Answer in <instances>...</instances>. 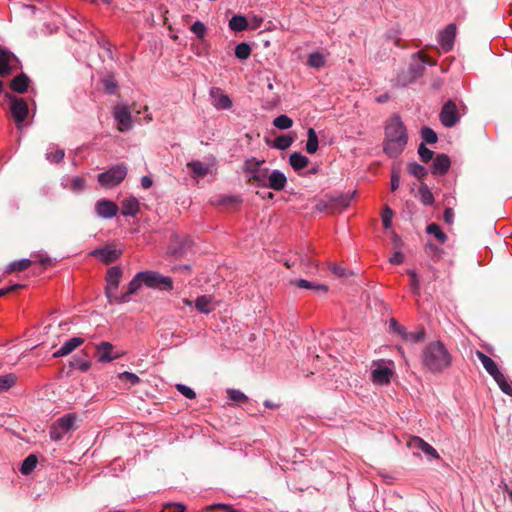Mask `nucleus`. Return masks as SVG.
Listing matches in <instances>:
<instances>
[{"instance_id": "nucleus-42", "label": "nucleus", "mask_w": 512, "mask_h": 512, "mask_svg": "<svg viewBox=\"0 0 512 512\" xmlns=\"http://www.w3.org/2000/svg\"><path fill=\"white\" fill-rule=\"evenodd\" d=\"M425 330L421 328L417 332H407L404 334L403 339L410 343H419L425 340Z\"/></svg>"}, {"instance_id": "nucleus-32", "label": "nucleus", "mask_w": 512, "mask_h": 512, "mask_svg": "<svg viewBox=\"0 0 512 512\" xmlns=\"http://www.w3.org/2000/svg\"><path fill=\"white\" fill-rule=\"evenodd\" d=\"M291 283L298 286L299 288H302V289H312L315 291H320L324 294L328 292V286L325 284H314V283H312L308 280H304V279L292 281Z\"/></svg>"}, {"instance_id": "nucleus-8", "label": "nucleus", "mask_w": 512, "mask_h": 512, "mask_svg": "<svg viewBox=\"0 0 512 512\" xmlns=\"http://www.w3.org/2000/svg\"><path fill=\"white\" fill-rule=\"evenodd\" d=\"M439 118L441 123L448 128L455 126L459 122L460 116L458 109L452 100H448L444 103Z\"/></svg>"}, {"instance_id": "nucleus-53", "label": "nucleus", "mask_w": 512, "mask_h": 512, "mask_svg": "<svg viewBox=\"0 0 512 512\" xmlns=\"http://www.w3.org/2000/svg\"><path fill=\"white\" fill-rule=\"evenodd\" d=\"M227 394L231 400L237 403L246 402L248 400L247 396L240 390L228 389Z\"/></svg>"}, {"instance_id": "nucleus-5", "label": "nucleus", "mask_w": 512, "mask_h": 512, "mask_svg": "<svg viewBox=\"0 0 512 512\" xmlns=\"http://www.w3.org/2000/svg\"><path fill=\"white\" fill-rule=\"evenodd\" d=\"M121 277L122 270L120 267L113 266L108 269L106 275L107 286L105 288V295L108 298V302L110 304H116V299L118 298L116 290L120 284Z\"/></svg>"}, {"instance_id": "nucleus-62", "label": "nucleus", "mask_w": 512, "mask_h": 512, "mask_svg": "<svg viewBox=\"0 0 512 512\" xmlns=\"http://www.w3.org/2000/svg\"><path fill=\"white\" fill-rule=\"evenodd\" d=\"M400 185V172L396 168L391 171V190L396 191Z\"/></svg>"}, {"instance_id": "nucleus-56", "label": "nucleus", "mask_w": 512, "mask_h": 512, "mask_svg": "<svg viewBox=\"0 0 512 512\" xmlns=\"http://www.w3.org/2000/svg\"><path fill=\"white\" fill-rule=\"evenodd\" d=\"M119 379H121L124 382H128L131 385H136L140 382V378L131 372H123L118 375Z\"/></svg>"}, {"instance_id": "nucleus-31", "label": "nucleus", "mask_w": 512, "mask_h": 512, "mask_svg": "<svg viewBox=\"0 0 512 512\" xmlns=\"http://www.w3.org/2000/svg\"><path fill=\"white\" fill-rule=\"evenodd\" d=\"M418 195L421 203L430 206L434 203V196L426 183L421 182L418 188Z\"/></svg>"}, {"instance_id": "nucleus-35", "label": "nucleus", "mask_w": 512, "mask_h": 512, "mask_svg": "<svg viewBox=\"0 0 512 512\" xmlns=\"http://www.w3.org/2000/svg\"><path fill=\"white\" fill-rule=\"evenodd\" d=\"M407 170H408V173L411 174L412 176H414L415 178L421 180L423 179L426 175H427V169L416 163V162H410L407 164Z\"/></svg>"}, {"instance_id": "nucleus-30", "label": "nucleus", "mask_w": 512, "mask_h": 512, "mask_svg": "<svg viewBox=\"0 0 512 512\" xmlns=\"http://www.w3.org/2000/svg\"><path fill=\"white\" fill-rule=\"evenodd\" d=\"M139 211V202L136 198L130 197L122 202V214L125 216H134Z\"/></svg>"}, {"instance_id": "nucleus-39", "label": "nucleus", "mask_w": 512, "mask_h": 512, "mask_svg": "<svg viewBox=\"0 0 512 512\" xmlns=\"http://www.w3.org/2000/svg\"><path fill=\"white\" fill-rule=\"evenodd\" d=\"M264 163V160H258L254 157L247 159L244 162V171L250 173L253 175L254 173L258 172L260 169H262L260 166Z\"/></svg>"}, {"instance_id": "nucleus-15", "label": "nucleus", "mask_w": 512, "mask_h": 512, "mask_svg": "<svg viewBox=\"0 0 512 512\" xmlns=\"http://www.w3.org/2000/svg\"><path fill=\"white\" fill-rule=\"evenodd\" d=\"M143 284L140 272L137 273L134 278L130 281L128 284L127 290L122 293L121 295H118V298L116 299V304L126 303L129 301V297L137 292V290L141 287Z\"/></svg>"}, {"instance_id": "nucleus-24", "label": "nucleus", "mask_w": 512, "mask_h": 512, "mask_svg": "<svg viewBox=\"0 0 512 512\" xmlns=\"http://www.w3.org/2000/svg\"><path fill=\"white\" fill-rule=\"evenodd\" d=\"M352 196L350 195H340L335 198H330L327 204L324 205V208L335 210H343L350 205Z\"/></svg>"}, {"instance_id": "nucleus-20", "label": "nucleus", "mask_w": 512, "mask_h": 512, "mask_svg": "<svg viewBox=\"0 0 512 512\" xmlns=\"http://www.w3.org/2000/svg\"><path fill=\"white\" fill-rule=\"evenodd\" d=\"M287 178L284 173L274 170L268 175L267 187L276 191H281L285 188Z\"/></svg>"}, {"instance_id": "nucleus-46", "label": "nucleus", "mask_w": 512, "mask_h": 512, "mask_svg": "<svg viewBox=\"0 0 512 512\" xmlns=\"http://www.w3.org/2000/svg\"><path fill=\"white\" fill-rule=\"evenodd\" d=\"M70 366L75 369H79L82 372H87L91 367V363L87 360L82 359L79 356H74L70 361Z\"/></svg>"}, {"instance_id": "nucleus-16", "label": "nucleus", "mask_w": 512, "mask_h": 512, "mask_svg": "<svg viewBox=\"0 0 512 512\" xmlns=\"http://www.w3.org/2000/svg\"><path fill=\"white\" fill-rule=\"evenodd\" d=\"M210 95L214 99L213 105L219 110L229 109L232 106V101L229 96L222 92L220 88H212Z\"/></svg>"}, {"instance_id": "nucleus-12", "label": "nucleus", "mask_w": 512, "mask_h": 512, "mask_svg": "<svg viewBox=\"0 0 512 512\" xmlns=\"http://www.w3.org/2000/svg\"><path fill=\"white\" fill-rule=\"evenodd\" d=\"M456 37V25L449 24L440 33L439 42L444 52H449L454 46V40Z\"/></svg>"}, {"instance_id": "nucleus-11", "label": "nucleus", "mask_w": 512, "mask_h": 512, "mask_svg": "<svg viewBox=\"0 0 512 512\" xmlns=\"http://www.w3.org/2000/svg\"><path fill=\"white\" fill-rule=\"evenodd\" d=\"M122 254L121 250H117L113 246H105L91 252V255L100 259L105 264L116 261Z\"/></svg>"}, {"instance_id": "nucleus-64", "label": "nucleus", "mask_w": 512, "mask_h": 512, "mask_svg": "<svg viewBox=\"0 0 512 512\" xmlns=\"http://www.w3.org/2000/svg\"><path fill=\"white\" fill-rule=\"evenodd\" d=\"M186 512V507L182 503H169L165 505L164 512Z\"/></svg>"}, {"instance_id": "nucleus-52", "label": "nucleus", "mask_w": 512, "mask_h": 512, "mask_svg": "<svg viewBox=\"0 0 512 512\" xmlns=\"http://www.w3.org/2000/svg\"><path fill=\"white\" fill-rule=\"evenodd\" d=\"M329 269H330V271H331L334 275H336V276H338V277H340V278H347V277H349V276L353 275V272H352V271H348V270H346L345 268H343V267H341V266H338V265H336V264H332V263H330V264H329Z\"/></svg>"}, {"instance_id": "nucleus-59", "label": "nucleus", "mask_w": 512, "mask_h": 512, "mask_svg": "<svg viewBox=\"0 0 512 512\" xmlns=\"http://www.w3.org/2000/svg\"><path fill=\"white\" fill-rule=\"evenodd\" d=\"M70 188L73 192L83 191L85 189V180L82 177H74Z\"/></svg>"}, {"instance_id": "nucleus-7", "label": "nucleus", "mask_w": 512, "mask_h": 512, "mask_svg": "<svg viewBox=\"0 0 512 512\" xmlns=\"http://www.w3.org/2000/svg\"><path fill=\"white\" fill-rule=\"evenodd\" d=\"M6 97L10 100V111L13 119L17 126L25 121L28 115V104L24 98L16 97L11 94H6Z\"/></svg>"}, {"instance_id": "nucleus-38", "label": "nucleus", "mask_w": 512, "mask_h": 512, "mask_svg": "<svg viewBox=\"0 0 512 512\" xmlns=\"http://www.w3.org/2000/svg\"><path fill=\"white\" fill-rule=\"evenodd\" d=\"M493 379L496 381L502 392L509 396H512V382L508 381L506 377L502 374V372H500Z\"/></svg>"}, {"instance_id": "nucleus-34", "label": "nucleus", "mask_w": 512, "mask_h": 512, "mask_svg": "<svg viewBox=\"0 0 512 512\" xmlns=\"http://www.w3.org/2000/svg\"><path fill=\"white\" fill-rule=\"evenodd\" d=\"M248 27L247 19L242 15H235L229 21V28L236 32L246 30Z\"/></svg>"}, {"instance_id": "nucleus-41", "label": "nucleus", "mask_w": 512, "mask_h": 512, "mask_svg": "<svg viewBox=\"0 0 512 512\" xmlns=\"http://www.w3.org/2000/svg\"><path fill=\"white\" fill-rule=\"evenodd\" d=\"M273 125L278 129H289L293 126V120L285 114L277 116L273 120Z\"/></svg>"}, {"instance_id": "nucleus-57", "label": "nucleus", "mask_w": 512, "mask_h": 512, "mask_svg": "<svg viewBox=\"0 0 512 512\" xmlns=\"http://www.w3.org/2000/svg\"><path fill=\"white\" fill-rule=\"evenodd\" d=\"M190 29L194 34L197 35L198 38H200V39L204 38L205 33H206V27L202 22H200V21L194 22Z\"/></svg>"}, {"instance_id": "nucleus-63", "label": "nucleus", "mask_w": 512, "mask_h": 512, "mask_svg": "<svg viewBox=\"0 0 512 512\" xmlns=\"http://www.w3.org/2000/svg\"><path fill=\"white\" fill-rule=\"evenodd\" d=\"M176 388L182 395L189 399H194L196 397V393L194 392V390H192L190 387L186 385L177 384Z\"/></svg>"}, {"instance_id": "nucleus-48", "label": "nucleus", "mask_w": 512, "mask_h": 512, "mask_svg": "<svg viewBox=\"0 0 512 512\" xmlns=\"http://www.w3.org/2000/svg\"><path fill=\"white\" fill-rule=\"evenodd\" d=\"M210 304L211 300L207 296H200L196 299L195 302L197 310L202 313H209L211 311Z\"/></svg>"}, {"instance_id": "nucleus-22", "label": "nucleus", "mask_w": 512, "mask_h": 512, "mask_svg": "<svg viewBox=\"0 0 512 512\" xmlns=\"http://www.w3.org/2000/svg\"><path fill=\"white\" fill-rule=\"evenodd\" d=\"M476 356L479 359V361L482 363L483 367L487 371V373L494 378L497 376L501 371L498 369L497 364L494 362L492 358L487 356L485 353L481 351H476Z\"/></svg>"}, {"instance_id": "nucleus-40", "label": "nucleus", "mask_w": 512, "mask_h": 512, "mask_svg": "<svg viewBox=\"0 0 512 512\" xmlns=\"http://www.w3.org/2000/svg\"><path fill=\"white\" fill-rule=\"evenodd\" d=\"M428 234H432L440 242L444 243L447 240L446 234L441 230L440 226L436 223L429 224L426 228Z\"/></svg>"}, {"instance_id": "nucleus-19", "label": "nucleus", "mask_w": 512, "mask_h": 512, "mask_svg": "<svg viewBox=\"0 0 512 512\" xmlns=\"http://www.w3.org/2000/svg\"><path fill=\"white\" fill-rule=\"evenodd\" d=\"M450 158L446 154H438L432 162V173L434 175H444L450 168Z\"/></svg>"}, {"instance_id": "nucleus-55", "label": "nucleus", "mask_w": 512, "mask_h": 512, "mask_svg": "<svg viewBox=\"0 0 512 512\" xmlns=\"http://www.w3.org/2000/svg\"><path fill=\"white\" fill-rule=\"evenodd\" d=\"M393 211L389 206H385L382 213L383 226L388 229L392 225Z\"/></svg>"}, {"instance_id": "nucleus-21", "label": "nucleus", "mask_w": 512, "mask_h": 512, "mask_svg": "<svg viewBox=\"0 0 512 512\" xmlns=\"http://www.w3.org/2000/svg\"><path fill=\"white\" fill-rule=\"evenodd\" d=\"M84 340L80 337H73L66 341L61 348L53 354L54 358L66 356L82 345Z\"/></svg>"}, {"instance_id": "nucleus-25", "label": "nucleus", "mask_w": 512, "mask_h": 512, "mask_svg": "<svg viewBox=\"0 0 512 512\" xmlns=\"http://www.w3.org/2000/svg\"><path fill=\"white\" fill-rule=\"evenodd\" d=\"M29 83L30 78L25 73H21L11 80L10 88L14 92L22 94L27 91Z\"/></svg>"}, {"instance_id": "nucleus-61", "label": "nucleus", "mask_w": 512, "mask_h": 512, "mask_svg": "<svg viewBox=\"0 0 512 512\" xmlns=\"http://www.w3.org/2000/svg\"><path fill=\"white\" fill-rule=\"evenodd\" d=\"M64 156H65V153H64V150H62V149H57L54 153L46 154L47 160H49L50 162H53V163L61 162L63 160Z\"/></svg>"}, {"instance_id": "nucleus-29", "label": "nucleus", "mask_w": 512, "mask_h": 512, "mask_svg": "<svg viewBox=\"0 0 512 512\" xmlns=\"http://www.w3.org/2000/svg\"><path fill=\"white\" fill-rule=\"evenodd\" d=\"M289 163L295 171H298L309 164V159L299 152H294L289 157Z\"/></svg>"}, {"instance_id": "nucleus-58", "label": "nucleus", "mask_w": 512, "mask_h": 512, "mask_svg": "<svg viewBox=\"0 0 512 512\" xmlns=\"http://www.w3.org/2000/svg\"><path fill=\"white\" fill-rule=\"evenodd\" d=\"M389 329L391 331H393L394 333H397L398 335H400L402 338H403L404 334L406 333L405 327L402 326L401 324H399L394 318L390 319V321H389Z\"/></svg>"}, {"instance_id": "nucleus-37", "label": "nucleus", "mask_w": 512, "mask_h": 512, "mask_svg": "<svg viewBox=\"0 0 512 512\" xmlns=\"http://www.w3.org/2000/svg\"><path fill=\"white\" fill-rule=\"evenodd\" d=\"M187 166L195 177H204L209 171L208 166L200 161L189 162Z\"/></svg>"}, {"instance_id": "nucleus-54", "label": "nucleus", "mask_w": 512, "mask_h": 512, "mask_svg": "<svg viewBox=\"0 0 512 512\" xmlns=\"http://www.w3.org/2000/svg\"><path fill=\"white\" fill-rule=\"evenodd\" d=\"M66 433L67 432L65 430H62L60 427H57L56 423L52 424L49 431L50 438L54 441L61 440Z\"/></svg>"}, {"instance_id": "nucleus-51", "label": "nucleus", "mask_w": 512, "mask_h": 512, "mask_svg": "<svg viewBox=\"0 0 512 512\" xmlns=\"http://www.w3.org/2000/svg\"><path fill=\"white\" fill-rule=\"evenodd\" d=\"M418 154H419L420 159L424 163H427V162L433 160L434 152L432 150H430L429 148H427L424 143H421L419 145Z\"/></svg>"}, {"instance_id": "nucleus-3", "label": "nucleus", "mask_w": 512, "mask_h": 512, "mask_svg": "<svg viewBox=\"0 0 512 512\" xmlns=\"http://www.w3.org/2000/svg\"><path fill=\"white\" fill-rule=\"evenodd\" d=\"M127 175V166L118 164L98 175V182L104 188H111L120 184Z\"/></svg>"}, {"instance_id": "nucleus-4", "label": "nucleus", "mask_w": 512, "mask_h": 512, "mask_svg": "<svg viewBox=\"0 0 512 512\" xmlns=\"http://www.w3.org/2000/svg\"><path fill=\"white\" fill-rule=\"evenodd\" d=\"M143 284L149 288H158L160 290H172L173 284L172 279L167 276H163L157 272L144 271L140 272Z\"/></svg>"}, {"instance_id": "nucleus-27", "label": "nucleus", "mask_w": 512, "mask_h": 512, "mask_svg": "<svg viewBox=\"0 0 512 512\" xmlns=\"http://www.w3.org/2000/svg\"><path fill=\"white\" fill-rule=\"evenodd\" d=\"M269 169L268 168H262L258 172L254 173L248 178V183L252 185H257L259 187H265L267 188V181H268V174Z\"/></svg>"}, {"instance_id": "nucleus-49", "label": "nucleus", "mask_w": 512, "mask_h": 512, "mask_svg": "<svg viewBox=\"0 0 512 512\" xmlns=\"http://www.w3.org/2000/svg\"><path fill=\"white\" fill-rule=\"evenodd\" d=\"M421 136L422 139L428 144H434L438 140L436 132L430 127L422 128Z\"/></svg>"}, {"instance_id": "nucleus-33", "label": "nucleus", "mask_w": 512, "mask_h": 512, "mask_svg": "<svg viewBox=\"0 0 512 512\" xmlns=\"http://www.w3.org/2000/svg\"><path fill=\"white\" fill-rule=\"evenodd\" d=\"M318 136L313 128L307 131L306 151L309 154H314L318 150Z\"/></svg>"}, {"instance_id": "nucleus-17", "label": "nucleus", "mask_w": 512, "mask_h": 512, "mask_svg": "<svg viewBox=\"0 0 512 512\" xmlns=\"http://www.w3.org/2000/svg\"><path fill=\"white\" fill-rule=\"evenodd\" d=\"M113 345L109 342H101L96 349V357L99 362H110L118 358L119 354H112Z\"/></svg>"}, {"instance_id": "nucleus-50", "label": "nucleus", "mask_w": 512, "mask_h": 512, "mask_svg": "<svg viewBox=\"0 0 512 512\" xmlns=\"http://www.w3.org/2000/svg\"><path fill=\"white\" fill-rule=\"evenodd\" d=\"M103 88L105 93L112 95L117 91V82L114 80L113 76H108L102 80Z\"/></svg>"}, {"instance_id": "nucleus-45", "label": "nucleus", "mask_w": 512, "mask_h": 512, "mask_svg": "<svg viewBox=\"0 0 512 512\" xmlns=\"http://www.w3.org/2000/svg\"><path fill=\"white\" fill-rule=\"evenodd\" d=\"M307 63L309 66L319 69L325 65V57L321 53L315 52L309 55Z\"/></svg>"}, {"instance_id": "nucleus-1", "label": "nucleus", "mask_w": 512, "mask_h": 512, "mask_svg": "<svg viewBox=\"0 0 512 512\" xmlns=\"http://www.w3.org/2000/svg\"><path fill=\"white\" fill-rule=\"evenodd\" d=\"M408 141L406 128L398 116L393 117L385 127L384 152L391 158L399 156Z\"/></svg>"}, {"instance_id": "nucleus-26", "label": "nucleus", "mask_w": 512, "mask_h": 512, "mask_svg": "<svg viewBox=\"0 0 512 512\" xmlns=\"http://www.w3.org/2000/svg\"><path fill=\"white\" fill-rule=\"evenodd\" d=\"M392 374L390 368H377L371 372V379L375 384L384 385L390 382Z\"/></svg>"}, {"instance_id": "nucleus-6", "label": "nucleus", "mask_w": 512, "mask_h": 512, "mask_svg": "<svg viewBox=\"0 0 512 512\" xmlns=\"http://www.w3.org/2000/svg\"><path fill=\"white\" fill-rule=\"evenodd\" d=\"M424 71L425 66L419 62V60L414 59L406 71H402L398 74L396 79L397 84L400 86H407L420 78Z\"/></svg>"}, {"instance_id": "nucleus-43", "label": "nucleus", "mask_w": 512, "mask_h": 512, "mask_svg": "<svg viewBox=\"0 0 512 512\" xmlns=\"http://www.w3.org/2000/svg\"><path fill=\"white\" fill-rule=\"evenodd\" d=\"M31 264L32 262L29 259H21L19 261H14L9 265L7 272L12 273L16 271H24L28 269L31 266Z\"/></svg>"}, {"instance_id": "nucleus-23", "label": "nucleus", "mask_w": 512, "mask_h": 512, "mask_svg": "<svg viewBox=\"0 0 512 512\" xmlns=\"http://www.w3.org/2000/svg\"><path fill=\"white\" fill-rule=\"evenodd\" d=\"M54 423L57 424V427H60L62 430H65L67 433L70 431H74L78 428L77 426V415L74 413L66 414L59 419H57Z\"/></svg>"}, {"instance_id": "nucleus-36", "label": "nucleus", "mask_w": 512, "mask_h": 512, "mask_svg": "<svg viewBox=\"0 0 512 512\" xmlns=\"http://www.w3.org/2000/svg\"><path fill=\"white\" fill-rule=\"evenodd\" d=\"M38 463L37 456L34 454H30L25 458L20 468V471L23 475H29Z\"/></svg>"}, {"instance_id": "nucleus-9", "label": "nucleus", "mask_w": 512, "mask_h": 512, "mask_svg": "<svg viewBox=\"0 0 512 512\" xmlns=\"http://www.w3.org/2000/svg\"><path fill=\"white\" fill-rule=\"evenodd\" d=\"M17 57L7 49L0 47V76L6 77L16 69Z\"/></svg>"}, {"instance_id": "nucleus-13", "label": "nucleus", "mask_w": 512, "mask_h": 512, "mask_svg": "<svg viewBox=\"0 0 512 512\" xmlns=\"http://www.w3.org/2000/svg\"><path fill=\"white\" fill-rule=\"evenodd\" d=\"M191 245L192 240L189 237L173 234L171 253L173 255H183L190 249Z\"/></svg>"}, {"instance_id": "nucleus-60", "label": "nucleus", "mask_w": 512, "mask_h": 512, "mask_svg": "<svg viewBox=\"0 0 512 512\" xmlns=\"http://www.w3.org/2000/svg\"><path fill=\"white\" fill-rule=\"evenodd\" d=\"M408 275L410 276V285H411L413 292L415 294L419 295L420 287H419V280H418L416 272L413 270H409Z\"/></svg>"}, {"instance_id": "nucleus-28", "label": "nucleus", "mask_w": 512, "mask_h": 512, "mask_svg": "<svg viewBox=\"0 0 512 512\" xmlns=\"http://www.w3.org/2000/svg\"><path fill=\"white\" fill-rule=\"evenodd\" d=\"M294 140L295 138L291 135H280L273 141V143H271L269 139H266V143L272 145V147L276 149L286 150L293 144Z\"/></svg>"}, {"instance_id": "nucleus-2", "label": "nucleus", "mask_w": 512, "mask_h": 512, "mask_svg": "<svg viewBox=\"0 0 512 512\" xmlns=\"http://www.w3.org/2000/svg\"><path fill=\"white\" fill-rule=\"evenodd\" d=\"M452 363V356L441 341L430 342L422 351V365L431 373H441Z\"/></svg>"}, {"instance_id": "nucleus-14", "label": "nucleus", "mask_w": 512, "mask_h": 512, "mask_svg": "<svg viewBox=\"0 0 512 512\" xmlns=\"http://www.w3.org/2000/svg\"><path fill=\"white\" fill-rule=\"evenodd\" d=\"M96 212L99 216L110 219L116 216L118 212V206L110 200H99L95 206Z\"/></svg>"}, {"instance_id": "nucleus-47", "label": "nucleus", "mask_w": 512, "mask_h": 512, "mask_svg": "<svg viewBox=\"0 0 512 512\" xmlns=\"http://www.w3.org/2000/svg\"><path fill=\"white\" fill-rule=\"evenodd\" d=\"M16 376L14 374H6L0 376V392L6 391L16 383Z\"/></svg>"}, {"instance_id": "nucleus-18", "label": "nucleus", "mask_w": 512, "mask_h": 512, "mask_svg": "<svg viewBox=\"0 0 512 512\" xmlns=\"http://www.w3.org/2000/svg\"><path fill=\"white\" fill-rule=\"evenodd\" d=\"M408 446L411 448H414V449H419V450L423 451L425 454H427L433 458L438 459L440 457L438 452L436 451V449H434L430 444H428L427 442H425L422 438H420L418 436L412 437L408 441Z\"/></svg>"}, {"instance_id": "nucleus-10", "label": "nucleus", "mask_w": 512, "mask_h": 512, "mask_svg": "<svg viewBox=\"0 0 512 512\" xmlns=\"http://www.w3.org/2000/svg\"><path fill=\"white\" fill-rule=\"evenodd\" d=\"M113 114L118 122V129L121 132L128 131L132 127L131 113L127 106L116 105Z\"/></svg>"}, {"instance_id": "nucleus-44", "label": "nucleus", "mask_w": 512, "mask_h": 512, "mask_svg": "<svg viewBox=\"0 0 512 512\" xmlns=\"http://www.w3.org/2000/svg\"><path fill=\"white\" fill-rule=\"evenodd\" d=\"M251 54V47L249 44L242 42L235 48V56L240 60H246Z\"/></svg>"}]
</instances>
